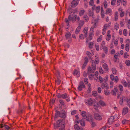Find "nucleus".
<instances>
[{
    "label": "nucleus",
    "instance_id": "nucleus-1",
    "mask_svg": "<svg viewBox=\"0 0 130 130\" xmlns=\"http://www.w3.org/2000/svg\"><path fill=\"white\" fill-rule=\"evenodd\" d=\"M96 69V65L95 63L92 64V65L89 67L88 68V73L89 75L90 78H93L94 76L93 73Z\"/></svg>",
    "mask_w": 130,
    "mask_h": 130
},
{
    "label": "nucleus",
    "instance_id": "nucleus-2",
    "mask_svg": "<svg viewBox=\"0 0 130 130\" xmlns=\"http://www.w3.org/2000/svg\"><path fill=\"white\" fill-rule=\"evenodd\" d=\"M96 101L94 99L91 98H86L84 100L85 104L87 105L91 106L95 103Z\"/></svg>",
    "mask_w": 130,
    "mask_h": 130
},
{
    "label": "nucleus",
    "instance_id": "nucleus-3",
    "mask_svg": "<svg viewBox=\"0 0 130 130\" xmlns=\"http://www.w3.org/2000/svg\"><path fill=\"white\" fill-rule=\"evenodd\" d=\"M75 15H70L68 18V19L67 18H66L65 19L64 21L66 23L67 26H69V21H72L73 22L75 21Z\"/></svg>",
    "mask_w": 130,
    "mask_h": 130
},
{
    "label": "nucleus",
    "instance_id": "nucleus-4",
    "mask_svg": "<svg viewBox=\"0 0 130 130\" xmlns=\"http://www.w3.org/2000/svg\"><path fill=\"white\" fill-rule=\"evenodd\" d=\"M62 121L61 120H59L57 121L56 124H54V127L55 128H57L59 127L60 126V125L62 124L61 126L62 127L64 128V124H62Z\"/></svg>",
    "mask_w": 130,
    "mask_h": 130
},
{
    "label": "nucleus",
    "instance_id": "nucleus-5",
    "mask_svg": "<svg viewBox=\"0 0 130 130\" xmlns=\"http://www.w3.org/2000/svg\"><path fill=\"white\" fill-rule=\"evenodd\" d=\"M85 86L84 83L82 82H80L78 87V90L81 91L82 90L83 88H85Z\"/></svg>",
    "mask_w": 130,
    "mask_h": 130
},
{
    "label": "nucleus",
    "instance_id": "nucleus-6",
    "mask_svg": "<svg viewBox=\"0 0 130 130\" xmlns=\"http://www.w3.org/2000/svg\"><path fill=\"white\" fill-rule=\"evenodd\" d=\"M100 8V6L96 7L94 6L92 7V9L93 10L95 9L96 12L97 13H98L99 12Z\"/></svg>",
    "mask_w": 130,
    "mask_h": 130
},
{
    "label": "nucleus",
    "instance_id": "nucleus-7",
    "mask_svg": "<svg viewBox=\"0 0 130 130\" xmlns=\"http://www.w3.org/2000/svg\"><path fill=\"white\" fill-rule=\"evenodd\" d=\"M107 35L106 38V40L107 41H109L111 38V35H110V31L108 30L107 32Z\"/></svg>",
    "mask_w": 130,
    "mask_h": 130
},
{
    "label": "nucleus",
    "instance_id": "nucleus-8",
    "mask_svg": "<svg viewBox=\"0 0 130 130\" xmlns=\"http://www.w3.org/2000/svg\"><path fill=\"white\" fill-rule=\"evenodd\" d=\"M85 119L87 121L90 122L94 120L91 115H87L86 118Z\"/></svg>",
    "mask_w": 130,
    "mask_h": 130
},
{
    "label": "nucleus",
    "instance_id": "nucleus-9",
    "mask_svg": "<svg viewBox=\"0 0 130 130\" xmlns=\"http://www.w3.org/2000/svg\"><path fill=\"white\" fill-rule=\"evenodd\" d=\"M77 1L75 0H74L72 2L71 6L72 7H74L77 5Z\"/></svg>",
    "mask_w": 130,
    "mask_h": 130
},
{
    "label": "nucleus",
    "instance_id": "nucleus-10",
    "mask_svg": "<svg viewBox=\"0 0 130 130\" xmlns=\"http://www.w3.org/2000/svg\"><path fill=\"white\" fill-rule=\"evenodd\" d=\"M106 14L111 15H112V10L111 9L108 8L106 10Z\"/></svg>",
    "mask_w": 130,
    "mask_h": 130
},
{
    "label": "nucleus",
    "instance_id": "nucleus-11",
    "mask_svg": "<svg viewBox=\"0 0 130 130\" xmlns=\"http://www.w3.org/2000/svg\"><path fill=\"white\" fill-rule=\"evenodd\" d=\"M94 118L98 120H101L102 119L101 116L98 113L95 114Z\"/></svg>",
    "mask_w": 130,
    "mask_h": 130
},
{
    "label": "nucleus",
    "instance_id": "nucleus-12",
    "mask_svg": "<svg viewBox=\"0 0 130 130\" xmlns=\"http://www.w3.org/2000/svg\"><path fill=\"white\" fill-rule=\"evenodd\" d=\"M128 108L127 107L124 108L122 111L123 115H125L128 112Z\"/></svg>",
    "mask_w": 130,
    "mask_h": 130
},
{
    "label": "nucleus",
    "instance_id": "nucleus-13",
    "mask_svg": "<svg viewBox=\"0 0 130 130\" xmlns=\"http://www.w3.org/2000/svg\"><path fill=\"white\" fill-rule=\"evenodd\" d=\"M73 74L74 75H77V77H79L80 75V73H79L78 71L76 69L74 70L73 72Z\"/></svg>",
    "mask_w": 130,
    "mask_h": 130
},
{
    "label": "nucleus",
    "instance_id": "nucleus-14",
    "mask_svg": "<svg viewBox=\"0 0 130 130\" xmlns=\"http://www.w3.org/2000/svg\"><path fill=\"white\" fill-rule=\"evenodd\" d=\"M115 121L114 119V117L113 116H111L108 119V122L110 124H111L113 122Z\"/></svg>",
    "mask_w": 130,
    "mask_h": 130
},
{
    "label": "nucleus",
    "instance_id": "nucleus-15",
    "mask_svg": "<svg viewBox=\"0 0 130 130\" xmlns=\"http://www.w3.org/2000/svg\"><path fill=\"white\" fill-rule=\"evenodd\" d=\"M114 18L115 21H117L118 18V13L117 11H116L115 12Z\"/></svg>",
    "mask_w": 130,
    "mask_h": 130
},
{
    "label": "nucleus",
    "instance_id": "nucleus-16",
    "mask_svg": "<svg viewBox=\"0 0 130 130\" xmlns=\"http://www.w3.org/2000/svg\"><path fill=\"white\" fill-rule=\"evenodd\" d=\"M95 62L93 63L94 61H92V64L95 63H95H96V64H98L99 62V58L97 56H95Z\"/></svg>",
    "mask_w": 130,
    "mask_h": 130
},
{
    "label": "nucleus",
    "instance_id": "nucleus-17",
    "mask_svg": "<svg viewBox=\"0 0 130 130\" xmlns=\"http://www.w3.org/2000/svg\"><path fill=\"white\" fill-rule=\"evenodd\" d=\"M88 30V28L87 27H85L83 30V32L85 33V37L87 36Z\"/></svg>",
    "mask_w": 130,
    "mask_h": 130
},
{
    "label": "nucleus",
    "instance_id": "nucleus-18",
    "mask_svg": "<svg viewBox=\"0 0 130 130\" xmlns=\"http://www.w3.org/2000/svg\"><path fill=\"white\" fill-rule=\"evenodd\" d=\"M119 24L118 23H115L114 26V29L116 30H118L119 28Z\"/></svg>",
    "mask_w": 130,
    "mask_h": 130
},
{
    "label": "nucleus",
    "instance_id": "nucleus-19",
    "mask_svg": "<svg viewBox=\"0 0 130 130\" xmlns=\"http://www.w3.org/2000/svg\"><path fill=\"white\" fill-rule=\"evenodd\" d=\"M88 88L87 90V92L88 93H90L91 91V86L90 84H88Z\"/></svg>",
    "mask_w": 130,
    "mask_h": 130
},
{
    "label": "nucleus",
    "instance_id": "nucleus-20",
    "mask_svg": "<svg viewBox=\"0 0 130 130\" xmlns=\"http://www.w3.org/2000/svg\"><path fill=\"white\" fill-rule=\"evenodd\" d=\"M111 24L110 22H109L108 24H105L103 26V28L107 30V28L109 27Z\"/></svg>",
    "mask_w": 130,
    "mask_h": 130
},
{
    "label": "nucleus",
    "instance_id": "nucleus-21",
    "mask_svg": "<svg viewBox=\"0 0 130 130\" xmlns=\"http://www.w3.org/2000/svg\"><path fill=\"white\" fill-rule=\"evenodd\" d=\"M125 49L126 51L127 52L129 51V44H128V43H126V44L125 45Z\"/></svg>",
    "mask_w": 130,
    "mask_h": 130
},
{
    "label": "nucleus",
    "instance_id": "nucleus-22",
    "mask_svg": "<svg viewBox=\"0 0 130 130\" xmlns=\"http://www.w3.org/2000/svg\"><path fill=\"white\" fill-rule=\"evenodd\" d=\"M88 14L89 16L92 17L93 18H94V13L93 11L90 10L88 12Z\"/></svg>",
    "mask_w": 130,
    "mask_h": 130
},
{
    "label": "nucleus",
    "instance_id": "nucleus-23",
    "mask_svg": "<svg viewBox=\"0 0 130 130\" xmlns=\"http://www.w3.org/2000/svg\"><path fill=\"white\" fill-rule=\"evenodd\" d=\"M90 123L91 126L93 127H95L96 125V123L94 122V120L91 121H90Z\"/></svg>",
    "mask_w": 130,
    "mask_h": 130
},
{
    "label": "nucleus",
    "instance_id": "nucleus-24",
    "mask_svg": "<svg viewBox=\"0 0 130 130\" xmlns=\"http://www.w3.org/2000/svg\"><path fill=\"white\" fill-rule=\"evenodd\" d=\"M102 67L105 71H107L108 70V67L107 64H103L102 65Z\"/></svg>",
    "mask_w": 130,
    "mask_h": 130
},
{
    "label": "nucleus",
    "instance_id": "nucleus-25",
    "mask_svg": "<svg viewBox=\"0 0 130 130\" xmlns=\"http://www.w3.org/2000/svg\"><path fill=\"white\" fill-rule=\"evenodd\" d=\"M82 117H83V118L85 119L87 116L86 112L84 111H83L82 113Z\"/></svg>",
    "mask_w": 130,
    "mask_h": 130
},
{
    "label": "nucleus",
    "instance_id": "nucleus-26",
    "mask_svg": "<svg viewBox=\"0 0 130 130\" xmlns=\"http://www.w3.org/2000/svg\"><path fill=\"white\" fill-rule=\"evenodd\" d=\"M98 79H99V80L100 83H102L103 82V79L101 76H99V77H98L96 79V78H95V80L96 81H97Z\"/></svg>",
    "mask_w": 130,
    "mask_h": 130
},
{
    "label": "nucleus",
    "instance_id": "nucleus-27",
    "mask_svg": "<svg viewBox=\"0 0 130 130\" xmlns=\"http://www.w3.org/2000/svg\"><path fill=\"white\" fill-rule=\"evenodd\" d=\"M68 95L66 93L61 95V98L63 99H66L67 98H68Z\"/></svg>",
    "mask_w": 130,
    "mask_h": 130
},
{
    "label": "nucleus",
    "instance_id": "nucleus-28",
    "mask_svg": "<svg viewBox=\"0 0 130 130\" xmlns=\"http://www.w3.org/2000/svg\"><path fill=\"white\" fill-rule=\"evenodd\" d=\"M120 24L121 27H123L124 26L125 24V22L124 19H122L120 21Z\"/></svg>",
    "mask_w": 130,
    "mask_h": 130
},
{
    "label": "nucleus",
    "instance_id": "nucleus-29",
    "mask_svg": "<svg viewBox=\"0 0 130 130\" xmlns=\"http://www.w3.org/2000/svg\"><path fill=\"white\" fill-rule=\"evenodd\" d=\"M122 123L124 124L129 123H130V120H126L125 119L123 120L122 121Z\"/></svg>",
    "mask_w": 130,
    "mask_h": 130
},
{
    "label": "nucleus",
    "instance_id": "nucleus-30",
    "mask_svg": "<svg viewBox=\"0 0 130 130\" xmlns=\"http://www.w3.org/2000/svg\"><path fill=\"white\" fill-rule=\"evenodd\" d=\"M94 44V42L93 41L92 42H90L89 43V46L90 48H92Z\"/></svg>",
    "mask_w": 130,
    "mask_h": 130
},
{
    "label": "nucleus",
    "instance_id": "nucleus-31",
    "mask_svg": "<svg viewBox=\"0 0 130 130\" xmlns=\"http://www.w3.org/2000/svg\"><path fill=\"white\" fill-rule=\"evenodd\" d=\"M61 113L58 111H56L55 114V118H56L58 116L60 117V114Z\"/></svg>",
    "mask_w": 130,
    "mask_h": 130
},
{
    "label": "nucleus",
    "instance_id": "nucleus-32",
    "mask_svg": "<svg viewBox=\"0 0 130 130\" xmlns=\"http://www.w3.org/2000/svg\"><path fill=\"white\" fill-rule=\"evenodd\" d=\"M83 18L85 22H87L88 21L89 18L87 15H85Z\"/></svg>",
    "mask_w": 130,
    "mask_h": 130
},
{
    "label": "nucleus",
    "instance_id": "nucleus-33",
    "mask_svg": "<svg viewBox=\"0 0 130 130\" xmlns=\"http://www.w3.org/2000/svg\"><path fill=\"white\" fill-rule=\"evenodd\" d=\"M71 35V34L69 32H67L66 33L65 36L67 39H68L69 38Z\"/></svg>",
    "mask_w": 130,
    "mask_h": 130
},
{
    "label": "nucleus",
    "instance_id": "nucleus-34",
    "mask_svg": "<svg viewBox=\"0 0 130 130\" xmlns=\"http://www.w3.org/2000/svg\"><path fill=\"white\" fill-rule=\"evenodd\" d=\"M125 100V98L124 97H122L120 98V104H122L123 103V102Z\"/></svg>",
    "mask_w": 130,
    "mask_h": 130
},
{
    "label": "nucleus",
    "instance_id": "nucleus-35",
    "mask_svg": "<svg viewBox=\"0 0 130 130\" xmlns=\"http://www.w3.org/2000/svg\"><path fill=\"white\" fill-rule=\"evenodd\" d=\"M102 48L103 49V51L106 54H107L108 53V48L107 47L105 46H104L102 47Z\"/></svg>",
    "mask_w": 130,
    "mask_h": 130
},
{
    "label": "nucleus",
    "instance_id": "nucleus-36",
    "mask_svg": "<svg viewBox=\"0 0 130 130\" xmlns=\"http://www.w3.org/2000/svg\"><path fill=\"white\" fill-rule=\"evenodd\" d=\"M85 11L84 10H80L79 12V15L80 16H82L83 15L85 12Z\"/></svg>",
    "mask_w": 130,
    "mask_h": 130
},
{
    "label": "nucleus",
    "instance_id": "nucleus-37",
    "mask_svg": "<svg viewBox=\"0 0 130 130\" xmlns=\"http://www.w3.org/2000/svg\"><path fill=\"white\" fill-rule=\"evenodd\" d=\"M123 84L124 86L125 87H126L127 86H128L129 87H130V84L129 83H128L126 82H124Z\"/></svg>",
    "mask_w": 130,
    "mask_h": 130
},
{
    "label": "nucleus",
    "instance_id": "nucleus-38",
    "mask_svg": "<svg viewBox=\"0 0 130 130\" xmlns=\"http://www.w3.org/2000/svg\"><path fill=\"white\" fill-rule=\"evenodd\" d=\"M112 72L113 74H117V71L115 68H113L112 69Z\"/></svg>",
    "mask_w": 130,
    "mask_h": 130
},
{
    "label": "nucleus",
    "instance_id": "nucleus-39",
    "mask_svg": "<svg viewBox=\"0 0 130 130\" xmlns=\"http://www.w3.org/2000/svg\"><path fill=\"white\" fill-rule=\"evenodd\" d=\"M94 27L93 26L91 27L90 28V31L89 33H91L94 34Z\"/></svg>",
    "mask_w": 130,
    "mask_h": 130
},
{
    "label": "nucleus",
    "instance_id": "nucleus-40",
    "mask_svg": "<svg viewBox=\"0 0 130 130\" xmlns=\"http://www.w3.org/2000/svg\"><path fill=\"white\" fill-rule=\"evenodd\" d=\"M81 29V27L80 26H78L76 28V31H75V33L76 34H78V32L80 31Z\"/></svg>",
    "mask_w": 130,
    "mask_h": 130
},
{
    "label": "nucleus",
    "instance_id": "nucleus-41",
    "mask_svg": "<svg viewBox=\"0 0 130 130\" xmlns=\"http://www.w3.org/2000/svg\"><path fill=\"white\" fill-rule=\"evenodd\" d=\"M129 56V55L127 52H125L124 55V57L125 58H127Z\"/></svg>",
    "mask_w": 130,
    "mask_h": 130
},
{
    "label": "nucleus",
    "instance_id": "nucleus-42",
    "mask_svg": "<svg viewBox=\"0 0 130 130\" xmlns=\"http://www.w3.org/2000/svg\"><path fill=\"white\" fill-rule=\"evenodd\" d=\"M99 104L102 106H104L105 105V103L103 101H100L99 102Z\"/></svg>",
    "mask_w": 130,
    "mask_h": 130
},
{
    "label": "nucleus",
    "instance_id": "nucleus-43",
    "mask_svg": "<svg viewBox=\"0 0 130 130\" xmlns=\"http://www.w3.org/2000/svg\"><path fill=\"white\" fill-rule=\"evenodd\" d=\"M80 123L81 125L82 126H84L85 125V122L83 120L80 121Z\"/></svg>",
    "mask_w": 130,
    "mask_h": 130
},
{
    "label": "nucleus",
    "instance_id": "nucleus-44",
    "mask_svg": "<svg viewBox=\"0 0 130 130\" xmlns=\"http://www.w3.org/2000/svg\"><path fill=\"white\" fill-rule=\"evenodd\" d=\"M103 5L104 7L105 8H106L107 7V2L106 1H104L103 2Z\"/></svg>",
    "mask_w": 130,
    "mask_h": 130
},
{
    "label": "nucleus",
    "instance_id": "nucleus-45",
    "mask_svg": "<svg viewBox=\"0 0 130 130\" xmlns=\"http://www.w3.org/2000/svg\"><path fill=\"white\" fill-rule=\"evenodd\" d=\"M125 63L126 65L127 66H129L130 65V60H127L125 61Z\"/></svg>",
    "mask_w": 130,
    "mask_h": 130
},
{
    "label": "nucleus",
    "instance_id": "nucleus-46",
    "mask_svg": "<svg viewBox=\"0 0 130 130\" xmlns=\"http://www.w3.org/2000/svg\"><path fill=\"white\" fill-rule=\"evenodd\" d=\"M94 35V34H93L91 33H89V39L91 40L92 39L93 37V36Z\"/></svg>",
    "mask_w": 130,
    "mask_h": 130
},
{
    "label": "nucleus",
    "instance_id": "nucleus-47",
    "mask_svg": "<svg viewBox=\"0 0 130 130\" xmlns=\"http://www.w3.org/2000/svg\"><path fill=\"white\" fill-rule=\"evenodd\" d=\"M74 128L75 130H79L80 129V128L78 125L76 124L74 126Z\"/></svg>",
    "mask_w": 130,
    "mask_h": 130
},
{
    "label": "nucleus",
    "instance_id": "nucleus-48",
    "mask_svg": "<svg viewBox=\"0 0 130 130\" xmlns=\"http://www.w3.org/2000/svg\"><path fill=\"white\" fill-rule=\"evenodd\" d=\"M102 35L100 36L97 39V41L98 42H100L102 39Z\"/></svg>",
    "mask_w": 130,
    "mask_h": 130
},
{
    "label": "nucleus",
    "instance_id": "nucleus-49",
    "mask_svg": "<svg viewBox=\"0 0 130 130\" xmlns=\"http://www.w3.org/2000/svg\"><path fill=\"white\" fill-rule=\"evenodd\" d=\"M85 35H84L83 34H81L79 36V38L80 39H83L86 37Z\"/></svg>",
    "mask_w": 130,
    "mask_h": 130
},
{
    "label": "nucleus",
    "instance_id": "nucleus-50",
    "mask_svg": "<svg viewBox=\"0 0 130 130\" xmlns=\"http://www.w3.org/2000/svg\"><path fill=\"white\" fill-rule=\"evenodd\" d=\"M92 95L94 96H96L97 95V92L96 91H93L92 92Z\"/></svg>",
    "mask_w": 130,
    "mask_h": 130
},
{
    "label": "nucleus",
    "instance_id": "nucleus-51",
    "mask_svg": "<svg viewBox=\"0 0 130 130\" xmlns=\"http://www.w3.org/2000/svg\"><path fill=\"white\" fill-rule=\"evenodd\" d=\"M123 34L125 36H126L127 35V29H124L123 31Z\"/></svg>",
    "mask_w": 130,
    "mask_h": 130
},
{
    "label": "nucleus",
    "instance_id": "nucleus-52",
    "mask_svg": "<svg viewBox=\"0 0 130 130\" xmlns=\"http://www.w3.org/2000/svg\"><path fill=\"white\" fill-rule=\"evenodd\" d=\"M60 117L62 118H64L65 117V113H61L60 114Z\"/></svg>",
    "mask_w": 130,
    "mask_h": 130
},
{
    "label": "nucleus",
    "instance_id": "nucleus-53",
    "mask_svg": "<svg viewBox=\"0 0 130 130\" xmlns=\"http://www.w3.org/2000/svg\"><path fill=\"white\" fill-rule=\"evenodd\" d=\"M96 49L97 51H99V44H96L95 45Z\"/></svg>",
    "mask_w": 130,
    "mask_h": 130
},
{
    "label": "nucleus",
    "instance_id": "nucleus-54",
    "mask_svg": "<svg viewBox=\"0 0 130 130\" xmlns=\"http://www.w3.org/2000/svg\"><path fill=\"white\" fill-rule=\"evenodd\" d=\"M121 3L124 6H125L127 4V2L125 1L124 0Z\"/></svg>",
    "mask_w": 130,
    "mask_h": 130
},
{
    "label": "nucleus",
    "instance_id": "nucleus-55",
    "mask_svg": "<svg viewBox=\"0 0 130 130\" xmlns=\"http://www.w3.org/2000/svg\"><path fill=\"white\" fill-rule=\"evenodd\" d=\"M127 105L129 107L130 109V98L127 99Z\"/></svg>",
    "mask_w": 130,
    "mask_h": 130
},
{
    "label": "nucleus",
    "instance_id": "nucleus-56",
    "mask_svg": "<svg viewBox=\"0 0 130 130\" xmlns=\"http://www.w3.org/2000/svg\"><path fill=\"white\" fill-rule=\"evenodd\" d=\"M114 80H115V82H117L119 80L118 77L117 76L115 77L114 78Z\"/></svg>",
    "mask_w": 130,
    "mask_h": 130
},
{
    "label": "nucleus",
    "instance_id": "nucleus-57",
    "mask_svg": "<svg viewBox=\"0 0 130 130\" xmlns=\"http://www.w3.org/2000/svg\"><path fill=\"white\" fill-rule=\"evenodd\" d=\"M120 16L121 17H123L124 16V12L123 11L122 12H120Z\"/></svg>",
    "mask_w": 130,
    "mask_h": 130
},
{
    "label": "nucleus",
    "instance_id": "nucleus-58",
    "mask_svg": "<svg viewBox=\"0 0 130 130\" xmlns=\"http://www.w3.org/2000/svg\"><path fill=\"white\" fill-rule=\"evenodd\" d=\"M75 21L76 20L79 21L80 20L79 17L77 15H75Z\"/></svg>",
    "mask_w": 130,
    "mask_h": 130
},
{
    "label": "nucleus",
    "instance_id": "nucleus-59",
    "mask_svg": "<svg viewBox=\"0 0 130 130\" xmlns=\"http://www.w3.org/2000/svg\"><path fill=\"white\" fill-rule=\"evenodd\" d=\"M113 117H114V119L115 121L119 118V115H115L114 116H113Z\"/></svg>",
    "mask_w": 130,
    "mask_h": 130
},
{
    "label": "nucleus",
    "instance_id": "nucleus-60",
    "mask_svg": "<svg viewBox=\"0 0 130 130\" xmlns=\"http://www.w3.org/2000/svg\"><path fill=\"white\" fill-rule=\"evenodd\" d=\"M86 54L88 56L89 58H91V54L89 52H86Z\"/></svg>",
    "mask_w": 130,
    "mask_h": 130
},
{
    "label": "nucleus",
    "instance_id": "nucleus-61",
    "mask_svg": "<svg viewBox=\"0 0 130 130\" xmlns=\"http://www.w3.org/2000/svg\"><path fill=\"white\" fill-rule=\"evenodd\" d=\"M89 5L91 6H92L93 5L94 2L93 0H90L89 2Z\"/></svg>",
    "mask_w": 130,
    "mask_h": 130
},
{
    "label": "nucleus",
    "instance_id": "nucleus-62",
    "mask_svg": "<svg viewBox=\"0 0 130 130\" xmlns=\"http://www.w3.org/2000/svg\"><path fill=\"white\" fill-rule=\"evenodd\" d=\"M104 93L106 95H108L109 94V91L107 90H105L104 91Z\"/></svg>",
    "mask_w": 130,
    "mask_h": 130
},
{
    "label": "nucleus",
    "instance_id": "nucleus-63",
    "mask_svg": "<svg viewBox=\"0 0 130 130\" xmlns=\"http://www.w3.org/2000/svg\"><path fill=\"white\" fill-rule=\"evenodd\" d=\"M88 62V58H85V62L84 63V65H86Z\"/></svg>",
    "mask_w": 130,
    "mask_h": 130
},
{
    "label": "nucleus",
    "instance_id": "nucleus-64",
    "mask_svg": "<svg viewBox=\"0 0 130 130\" xmlns=\"http://www.w3.org/2000/svg\"><path fill=\"white\" fill-rule=\"evenodd\" d=\"M105 44V42L104 41H103L102 42L101 45V48L102 47H103L104 46Z\"/></svg>",
    "mask_w": 130,
    "mask_h": 130
}]
</instances>
